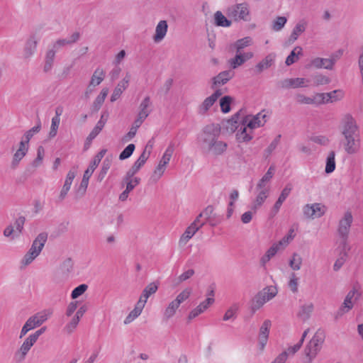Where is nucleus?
I'll return each mask as SVG.
<instances>
[{
  "instance_id": "obj_1",
  "label": "nucleus",
  "mask_w": 363,
  "mask_h": 363,
  "mask_svg": "<svg viewBox=\"0 0 363 363\" xmlns=\"http://www.w3.org/2000/svg\"><path fill=\"white\" fill-rule=\"evenodd\" d=\"M340 131L345 152L348 155L358 153L361 148V136L356 121L351 115L347 114L342 118Z\"/></svg>"
},
{
  "instance_id": "obj_2",
  "label": "nucleus",
  "mask_w": 363,
  "mask_h": 363,
  "mask_svg": "<svg viewBox=\"0 0 363 363\" xmlns=\"http://www.w3.org/2000/svg\"><path fill=\"white\" fill-rule=\"evenodd\" d=\"M220 128L218 125L209 124L206 125L198 138L201 150L206 153L214 155L223 154L227 149L226 143L218 140Z\"/></svg>"
},
{
  "instance_id": "obj_3",
  "label": "nucleus",
  "mask_w": 363,
  "mask_h": 363,
  "mask_svg": "<svg viewBox=\"0 0 363 363\" xmlns=\"http://www.w3.org/2000/svg\"><path fill=\"white\" fill-rule=\"evenodd\" d=\"M266 114L259 113L255 116H247L242 120V124L236 134L239 142H248L252 140V130L263 126L266 123Z\"/></svg>"
},
{
  "instance_id": "obj_4",
  "label": "nucleus",
  "mask_w": 363,
  "mask_h": 363,
  "mask_svg": "<svg viewBox=\"0 0 363 363\" xmlns=\"http://www.w3.org/2000/svg\"><path fill=\"white\" fill-rule=\"evenodd\" d=\"M325 333L318 329L304 349L303 363H311L320 351L325 340Z\"/></svg>"
},
{
  "instance_id": "obj_5",
  "label": "nucleus",
  "mask_w": 363,
  "mask_h": 363,
  "mask_svg": "<svg viewBox=\"0 0 363 363\" xmlns=\"http://www.w3.org/2000/svg\"><path fill=\"white\" fill-rule=\"evenodd\" d=\"M226 14L235 21L249 22L251 20L250 6L247 2L229 6L226 10Z\"/></svg>"
},
{
  "instance_id": "obj_6",
  "label": "nucleus",
  "mask_w": 363,
  "mask_h": 363,
  "mask_svg": "<svg viewBox=\"0 0 363 363\" xmlns=\"http://www.w3.org/2000/svg\"><path fill=\"white\" fill-rule=\"evenodd\" d=\"M50 314V312L43 311L30 316L22 327L19 338H22L30 330L40 326L43 323H45L48 320Z\"/></svg>"
},
{
  "instance_id": "obj_7",
  "label": "nucleus",
  "mask_w": 363,
  "mask_h": 363,
  "mask_svg": "<svg viewBox=\"0 0 363 363\" xmlns=\"http://www.w3.org/2000/svg\"><path fill=\"white\" fill-rule=\"evenodd\" d=\"M174 152V143H171L164 151L152 175L151 176V179L154 182H157L164 173L167 165L169 162Z\"/></svg>"
},
{
  "instance_id": "obj_8",
  "label": "nucleus",
  "mask_w": 363,
  "mask_h": 363,
  "mask_svg": "<svg viewBox=\"0 0 363 363\" xmlns=\"http://www.w3.org/2000/svg\"><path fill=\"white\" fill-rule=\"evenodd\" d=\"M353 222V216L350 211L345 212L342 218L339 220L337 233L342 240L340 245L347 243V238L352 223Z\"/></svg>"
},
{
  "instance_id": "obj_9",
  "label": "nucleus",
  "mask_w": 363,
  "mask_h": 363,
  "mask_svg": "<svg viewBox=\"0 0 363 363\" xmlns=\"http://www.w3.org/2000/svg\"><path fill=\"white\" fill-rule=\"evenodd\" d=\"M326 212L325 206L320 203L306 204L303 207V213L306 218H320Z\"/></svg>"
},
{
  "instance_id": "obj_10",
  "label": "nucleus",
  "mask_w": 363,
  "mask_h": 363,
  "mask_svg": "<svg viewBox=\"0 0 363 363\" xmlns=\"http://www.w3.org/2000/svg\"><path fill=\"white\" fill-rule=\"evenodd\" d=\"M308 80L305 78L297 77L281 80L279 82L278 86L284 89H296L299 87H306L308 86Z\"/></svg>"
},
{
  "instance_id": "obj_11",
  "label": "nucleus",
  "mask_w": 363,
  "mask_h": 363,
  "mask_svg": "<svg viewBox=\"0 0 363 363\" xmlns=\"http://www.w3.org/2000/svg\"><path fill=\"white\" fill-rule=\"evenodd\" d=\"M80 38V34L79 32H75L72 33L69 38H60L57 39L55 42H54L51 46V49L55 50L56 52L59 51L61 48L70 46L72 44L77 43Z\"/></svg>"
},
{
  "instance_id": "obj_12",
  "label": "nucleus",
  "mask_w": 363,
  "mask_h": 363,
  "mask_svg": "<svg viewBox=\"0 0 363 363\" xmlns=\"http://www.w3.org/2000/svg\"><path fill=\"white\" fill-rule=\"evenodd\" d=\"M39 40L35 35H31L26 42L23 51V57L26 60L30 59L35 52L37 45Z\"/></svg>"
},
{
  "instance_id": "obj_13",
  "label": "nucleus",
  "mask_w": 363,
  "mask_h": 363,
  "mask_svg": "<svg viewBox=\"0 0 363 363\" xmlns=\"http://www.w3.org/2000/svg\"><path fill=\"white\" fill-rule=\"evenodd\" d=\"M254 54L252 52H236L233 58L229 60L228 62L232 69H237L242 65L246 61L252 59Z\"/></svg>"
},
{
  "instance_id": "obj_14",
  "label": "nucleus",
  "mask_w": 363,
  "mask_h": 363,
  "mask_svg": "<svg viewBox=\"0 0 363 363\" xmlns=\"http://www.w3.org/2000/svg\"><path fill=\"white\" fill-rule=\"evenodd\" d=\"M37 341L29 335L21 345L19 350L16 352V357H18L20 360L25 359L29 350L34 345Z\"/></svg>"
},
{
  "instance_id": "obj_15",
  "label": "nucleus",
  "mask_w": 363,
  "mask_h": 363,
  "mask_svg": "<svg viewBox=\"0 0 363 363\" xmlns=\"http://www.w3.org/2000/svg\"><path fill=\"white\" fill-rule=\"evenodd\" d=\"M336 62V59L335 57L331 58H321V57H315L313 59L311 62V66L316 68V69H332L333 66Z\"/></svg>"
},
{
  "instance_id": "obj_16",
  "label": "nucleus",
  "mask_w": 363,
  "mask_h": 363,
  "mask_svg": "<svg viewBox=\"0 0 363 363\" xmlns=\"http://www.w3.org/2000/svg\"><path fill=\"white\" fill-rule=\"evenodd\" d=\"M234 76L233 72L231 70H226L220 72L217 76L212 79V89H215L217 86L225 84L230 79Z\"/></svg>"
},
{
  "instance_id": "obj_17",
  "label": "nucleus",
  "mask_w": 363,
  "mask_h": 363,
  "mask_svg": "<svg viewBox=\"0 0 363 363\" xmlns=\"http://www.w3.org/2000/svg\"><path fill=\"white\" fill-rule=\"evenodd\" d=\"M130 80V74L127 72L125 77L117 84L114 89L113 92L111 96V101L112 102L116 101L121 96L123 91L128 87Z\"/></svg>"
},
{
  "instance_id": "obj_18",
  "label": "nucleus",
  "mask_w": 363,
  "mask_h": 363,
  "mask_svg": "<svg viewBox=\"0 0 363 363\" xmlns=\"http://www.w3.org/2000/svg\"><path fill=\"white\" fill-rule=\"evenodd\" d=\"M215 300L213 297H208L201 302L196 308L193 309L189 314V320L194 319L201 313H203L208 307L214 303Z\"/></svg>"
},
{
  "instance_id": "obj_19",
  "label": "nucleus",
  "mask_w": 363,
  "mask_h": 363,
  "mask_svg": "<svg viewBox=\"0 0 363 363\" xmlns=\"http://www.w3.org/2000/svg\"><path fill=\"white\" fill-rule=\"evenodd\" d=\"M48 239V234L45 233H40L33 240V244L29 249L30 251L39 255L41 252Z\"/></svg>"
},
{
  "instance_id": "obj_20",
  "label": "nucleus",
  "mask_w": 363,
  "mask_h": 363,
  "mask_svg": "<svg viewBox=\"0 0 363 363\" xmlns=\"http://www.w3.org/2000/svg\"><path fill=\"white\" fill-rule=\"evenodd\" d=\"M270 326L271 321L269 320H266L259 328V344L261 350L264 349L267 342Z\"/></svg>"
},
{
  "instance_id": "obj_21",
  "label": "nucleus",
  "mask_w": 363,
  "mask_h": 363,
  "mask_svg": "<svg viewBox=\"0 0 363 363\" xmlns=\"http://www.w3.org/2000/svg\"><path fill=\"white\" fill-rule=\"evenodd\" d=\"M147 146L145 147L142 154L140 155L138 159L135 162L133 166L128 169V172L135 174L140 170V169L145 164L150 155V150L147 151Z\"/></svg>"
},
{
  "instance_id": "obj_22",
  "label": "nucleus",
  "mask_w": 363,
  "mask_h": 363,
  "mask_svg": "<svg viewBox=\"0 0 363 363\" xmlns=\"http://www.w3.org/2000/svg\"><path fill=\"white\" fill-rule=\"evenodd\" d=\"M340 247L341 250L339 255V257L336 259L333 265V270L335 272L338 271L346 262L348 252L350 250V246L349 244L343 243V245H340Z\"/></svg>"
},
{
  "instance_id": "obj_23",
  "label": "nucleus",
  "mask_w": 363,
  "mask_h": 363,
  "mask_svg": "<svg viewBox=\"0 0 363 363\" xmlns=\"http://www.w3.org/2000/svg\"><path fill=\"white\" fill-rule=\"evenodd\" d=\"M28 150V145H25L24 142H20L19 147L14 153L13 160L11 164L12 169H16L20 161L25 157Z\"/></svg>"
},
{
  "instance_id": "obj_24",
  "label": "nucleus",
  "mask_w": 363,
  "mask_h": 363,
  "mask_svg": "<svg viewBox=\"0 0 363 363\" xmlns=\"http://www.w3.org/2000/svg\"><path fill=\"white\" fill-rule=\"evenodd\" d=\"M140 182L139 177H135L134 174L126 172L125 175L122 179V185H125V189L132 191L135 186H137Z\"/></svg>"
},
{
  "instance_id": "obj_25",
  "label": "nucleus",
  "mask_w": 363,
  "mask_h": 363,
  "mask_svg": "<svg viewBox=\"0 0 363 363\" xmlns=\"http://www.w3.org/2000/svg\"><path fill=\"white\" fill-rule=\"evenodd\" d=\"M56 52L49 48L45 55L43 70L45 73H50L55 63Z\"/></svg>"
},
{
  "instance_id": "obj_26",
  "label": "nucleus",
  "mask_w": 363,
  "mask_h": 363,
  "mask_svg": "<svg viewBox=\"0 0 363 363\" xmlns=\"http://www.w3.org/2000/svg\"><path fill=\"white\" fill-rule=\"evenodd\" d=\"M75 172L74 171H72L70 170L67 174V177H66V179L65 181V184L60 191V195H59V197H58V200L59 201H62L68 191H69L70 189V187H71V185H72V183L73 182V179H74L75 177Z\"/></svg>"
},
{
  "instance_id": "obj_27",
  "label": "nucleus",
  "mask_w": 363,
  "mask_h": 363,
  "mask_svg": "<svg viewBox=\"0 0 363 363\" xmlns=\"http://www.w3.org/2000/svg\"><path fill=\"white\" fill-rule=\"evenodd\" d=\"M308 23L306 20L301 19L294 26L291 34L289 38V42L294 43L296 41L298 36L305 32L307 28Z\"/></svg>"
},
{
  "instance_id": "obj_28",
  "label": "nucleus",
  "mask_w": 363,
  "mask_h": 363,
  "mask_svg": "<svg viewBox=\"0 0 363 363\" xmlns=\"http://www.w3.org/2000/svg\"><path fill=\"white\" fill-rule=\"evenodd\" d=\"M275 55L274 54H269L267 55L262 61L257 64L255 68V72L256 74H261L264 70L269 68L274 60Z\"/></svg>"
},
{
  "instance_id": "obj_29",
  "label": "nucleus",
  "mask_w": 363,
  "mask_h": 363,
  "mask_svg": "<svg viewBox=\"0 0 363 363\" xmlns=\"http://www.w3.org/2000/svg\"><path fill=\"white\" fill-rule=\"evenodd\" d=\"M355 295H359L357 291L355 289L350 291L347 294L341 308H340V311L338 312L339 315H342L343 313L349 311L352 308V298L355 296Z\"/></svg>"
},
{
  "instance_id": "obj_30",
  "label": "nucleus",
  "mask_w": 363,
  "mask_h": 363,
  "mask_svg": "<svg viewBox=\"0 0 363 363\" xmlns=\"http://www.w3.org/2000/svg\"><path fill=\"white\" fill-rule=\"evenodd\" d=\"M258 189L259 191L251 206V208L254 211V213H256L257 210L263 204L267 198L269 193L268 187H263L262 189Z\"/></svg>"
},
{
  "instance_id": "obj_31",
  "label": "nucleus",
  "mask_w": 363,
  "mask_h": 363,
  "mask_svg": "<svg viewBox=\"0 0 363 363\" xmlns=\"http://www.w3.org/2000/svg\"><path fill=\"white\" fill-rule=\"evenodd\" d=\"M167 23L166 21H160L155 28V34L153 37L154 41L159 43L165 37L167 32Z\"/></svg>"
},
{
  "instance_id": "obj_32",
  "label": "nucleus",
  "mask_w": 363,
  "mask_h": 363,
  "mask_svg": "<svg viewBox=\"0 0 363 363\" xmlns=\"http://www.w3.org/2000/svg\"><path fill=\"white\" fill-rule=\"evenodd\" d=\"M199 230V225L196 226L195 223H191L184 231L181 236L179 243L180 245H185L189 240L196 234Z\"/></svg>"
},
{
  "instance_id": "obj_33",
  "label": "nucleus",
  "mask_w": 363,
  "mask_h": 363,
  "mask_svg": "<svg viewBox=\"0 0 363 363\" xmlns=\"http://www.w3.org/2000/svg\"><path fill=\"white\" fill-rule=\"evenodd\" d=\"M106 149H102L101 150H100L94 157V160L91 162L87 169L84 172V174H86L87 176L91 177L93 172H94L95 169L99 164L100 162L101 161V159L106 155Z\"/></svg>"
},
{
  "instance_id": "obj_34",
  "label": "nucleus",
  "mask_w": 363,
  "mask_h": 363,
  "mask_svg": "<svg viewBox=\"0 0 363 363\" xmlns=\"http://www.w3.org/2000/svg\"><path fill=\"white\" fill-rule=\"evenodd\" d=\"M253 44V40L251 37L247 36L236 40L231 45L230 48L235 50V52H242V50Z\"/></svg>"
},
{
  "instance_id": "obj_35",
  "label": "nucleus",
  "mask_w": 363,
  "mask_h": 363,
  "mask_svg": "<svg viewBox=\"0 0 363 363\" xmlns=\"http://www.w3.org/2000/svg\"><path fill=\"white\" fill-rule=\"evenodd\" d=\"M104 77L105 72L104 69L100 67H97L91 77L89 89L91 90V87H95L96 86L99 85L104 79Z\"/></svg>"
},
{
  "instance_id": "obj_36",
  "label": "nucleus",
  "mask_w": 363,
  "mask_h": 363,
  "mask_svg": "<svg viewBox=\"0 0 363 363\" xmlns=\"http://www.w3.org/2000/svg\"><path fill=\"white\" fill-rule=\"evenodd\" d=\"M292 189V186L291 184H287L284 189L281 191V194L279 195L277 201H276L273 211H274V213H277L279 208H281L283 202L286 200V199L289 195Z\"/></svg>"
},
{
  "instance_id": "obj_37",
  "label": "nucleus",
  "mask_w": 363,
  "mask_h": 363,
  "mask_svg": "<svg viewBox=\"0 0 363 363\" xmlns=\"http://www.w3.org/2000/svg\"><path fill=\"white\" fill-rule=\"evenodd\" d=\"M279 251V245H272L271 247L268 249L266 253L261 257L259 262L262 267H264L266 264Z\"/></svg>"
},
{
  "instance_id": "obj_38",
  "label": "nucleus",
  "mask_w": 363,
  "mask_h": 363,
  "mask_svg": "<svg viewBox=\"0 0 363 363\" xmlns=\"http://www.w3.org/2000/svg\"><path fill=\"white\" fill-rule=\"evenodd\" d=\"M214 23L217 26L230 27L232 24L231 21L228 20L221 11H217L214 13Z\"/></svg>"
},
{
  "instance_id": "obj_39",
  "label": "nucleus",
  "mask_w": 363,
  "mask_h": 363,
  "mask_svg": "<svg viewBox=\"0 0 363 363\" xmlns=\"http://www.w3.org/2000/svg\"><path fill=\"white\" fill-rule=\"evenodd\" d=\"M108 93V89H103L101 91L99 95L96 98V99L94 100V101L92 104L91 110L93 111H98L101 108V106H102L103 103L104 102V100H105L106 97L107 96Z\"/></svg>"
},
{
  "instance_id": "obj_40",
  "label": "nucleus",
  "mask_w": 363,
  "mask_h": 363,
  "mask_svg": "<svg viewBox=\"0 0 363 363\" xmlns=\"http://www.w3.org/2000/svg\"><path fill=\"white\" fill-rule=\"evenodd\" d=\"M335 169V152L330 151L326 158L325 172L327 174L333 172Z\"/></svg>"
},
{
  "instance_id": "obj_41",
  "label": "nucleus",
  "mask_w": 363,
  "mask_h": 363,
  "mask_svg": "<svg viewBox=\"0 0 363 363\" xmlns=\"http://www.w3.org/2000/svg\"><path fill=\"white\" fill-rule=\"evenodd\" d=\"M259 291L252 299L251 310L252 312H255L257 310L259 309L266 302H267V299L264 298Z\"/></svg>"
},
{
  "instance_id": "obj_42",
  "label": "nucleus",
  "mask_w": 363,
  "mask_h": 363,
  "mask_svg": "<svg viewBox=\"0 0 363 363\" xmlns=\"http://www.w3.org/2000/svg\"><path fill=\"white\" fill-rule=\"evenodd\" d=\"M275 171V168L274 166H271L265 174L262 177V178L259 181L257 189H262L263 187H266V183L270 182L272 178L274 176Z\"/></svg>"
},
{
  "instance_id": "obj_43",
  "label": "nucleus",
  "mask_w": 363,
  "mask_h": 363,
  "mask_svg": "<svg viewBox=\"0 0 363 363\" xmlns=\"http://www.w3.org/2000/svg\"><path fill=\"white\" fill-rule=\"evenodd\" d=\"M302 54V48L301 47H296L286 57L285 63L289 66L298 60V56Z\"/></svg>"
},
{
  "instance_id": "obj_44",
  "label": "nucleus",
  "mask_w": 363,
  "mask_h": 363,
  "mask_svg": "<svg viewBox=\"0 0 363 363\" xmlns=\"http://www.w3.org/2000/svg\"><path fill=\"white\" fill-rule=\"evenodd\" d=\"M143 308L135 304V308L129 313L124 320V324L128 325L132 323L142 313Z\"/></svg>"
},
{
  "instance_id": "obj_45",
  "label": "nucleus",
  "mask_w": 363,
  "mask_h": 363,
  "mask_svg": "<svg viewBox=\"0 0 363 363\" xmlns=\"http://www.w3.org/2000/svg\"><path fill=\"white\" fill-rule=\"evenodd\" d=\"M179 304L176 302L174 300L171 301L168 306L166 308L164 313V317L166 320H169L176 313L177 310L179 307Z\"/></svg>"
},
{
  "instance_id": "obj_46",
  "label": "nucleus",
  "mask_w": 363,
  "mask_h": 363,
  "mask_svg": "<svg viewBox=\"0 0 363 363\" xmlns=\"http://www.w3.org/2000/svg\"><path fill=\"white\" fill-rule=\"evenodd\" d=\"M41 129V123L40 121L37 123V125L30 129L29 130L26 131L24 134V138L21 142H24L25 145H28V143L30 140L32 138V137L34 135V134L38 133Z\"/></svg>"
},
{
  "instance_id": "obj_47",
  "label": "nucleus",
  "mask_w": 363,
  "mask_h": 363,
  "mask_svg": "<svg viewBox=\"0 0 363 363\" xmlns=\"http://www.w3.org/2000/svg\"><path fill=\"white\" fill-rule=\"evenodd\" d=\"M313 311V304L308 303L302 306L300 308V311L298 313V315L303 320H306L309 318L311 313Z\"/></svg>"
},
{
  "instance_id": "obj_48",
  "label": "nucleus",
  "mask_w": 363,
  "mask_h": 363,
  "mask_svg": "<svg viewBox=\"0 0 363 363\" xmlns=\"http://www.w3.org/2000/svg\"><path fill=\"white\" fill-rule=\"evenodd\" d=\"M337 91H333L330 93L317 94L316 95H315L316 104H321L330 102L331 95L337 94Z\"/></svg>"
},
{
  "instance_id": "obj_49",
  "label": "nucleus",
  "mask_w": 363,
  "mask_h": 363,
  "mask_svg": "<svg viewBox=\"0 0 363 363\" xmlns=\"http://www.w3.org/2000/svg\"><path fill=\"white\" fill-rule=\"evenodd\" d=\"M312 80L313 84L316 86L320 85H326L331 82V79L328 77L322 74H317L313 75L312 77Z\"/></svg>"
},
{
  "instance_id": "obj_50",
  "label": "nucleus",
  "mask_w": 363,
  "mask_h": 363,
  "mask_svg": "<svg viewBox=\"0 0 363 363\" xmlns=\"http://www.w3.org/2000/svg\"><path fill=\"white\" fill-rule=\"evenodd\" d=\"M260 292L264 296H265L264 298L267 299V301H269L276 296L278 290L274 286H269L263 289V290H262Z\"/></svg>"
},
{
  "instance_id": "obj_51",
  "label": "nucleus",
  "mask_w": 363,
  "mask_h": 363,
  "mask_svg": "<svg viewBox=\"0 0 363 363\" xmlns=\"http://www.w3.org/2000/svg\"><path fill=\"white\" fill-rule=\"evenodd\" d=\"M289 264L293 270H299L302 264V257L298 254L295 252L293 254Z\"/></svg>"
},
{
  "instance_id": "obj_52",
  "label": "nucleus",
  "mask_w": 363,
  "mask_h": 363,
  "mask_svg": "<svg viewBox=\"0 0 363 363\" xmlns=\"http://www.w3.org/2000/svg\"><path fill=\"white\" fill-rule=\"evenodd\" d=\"M215 102L216 101L211 98V96L206 98L199 107V113L200 114H204L209 110V108L214 104Z\"/></svg>"
},
{
  "instance_id": "obj_53",
  "label": "nucleus",
  "mask_w": 363,
  "mask_h": 363,
  "mask_svg": "<svg viewBox=\"0 0 363 363\" xmlns=\"http://www.w3.org/2000/svg\"><path fill=\"white\" fill-rule=\"evenodd\" d=\"M287 22V18L284 16H278L272 23V28L274 31H280Z\"/></svg>"
},
{
  "instance_id": "obj_54",
  "label": "nucleus",
  "mask_w": 363,
  "mask_h": 363,
  "mask_svg": "<svg viewBox=\"0 0 363 363\" xmlns=\"http://www.w3.org/2000/svg\"><path fill=\"white\" fill-rule=\"evenodd\" d=\"M238 311V305L237 303L233 304L225 312L223 315V320L227 321L230 319L235 318V315Z\"/></svg>"
},
{
  "instance_id": "obj_55",
  "label": "nucleus",
  "mask_w": 363,
  "mask_h": 363,
  "mask_svg": "<svg viewBox=\"0 0 363 363\" xmlns=\"http://www.w3.org/2000/svg\"><path fill=\"white\" fill-rule=\"evenodd\" d=\"M233 99L230 96H225L220 101V106L221 111L226 113H228L230 110V104Z\"/></svg>"
},
{
  "instance_id": "obj_56",
  "label": "nucleus",
  "mask_w": 363,
  "mask_h": 363,
  "mask_svg": "<svg viewBox=\"0 0 363 363\" xmlns=\"http://www.w3.org/2000/svg\"><path fill=\"white\" fill-rule=\"evenodd\" d=\"M296 100L298 104H316L315 96L313 97H308L299 94L296 96Z\"/></svg>"
},
{
  "instance_id": "obj_57",
  "label": "nucleus",
  "mask_w": 363,
  "mask_h": 363,
  "mask_svg": "<svg viewBox=\"0 0 363 363\" xmlns=\"http://www.w3.org/2000/svg\"><path fill=\"white\" fill-rule=\"evenodd\" d=\"M135 149L134 144H129L119 155V160H124L129 158Z\"/></svg>"
},
{
  "instance_id": "obj_58",
  "label": "nucleus",
  "mask_w": 363,
  "mask_h": 363,
  "mask_svg": "<svg viewBox=\"0 0 363 363\" xmlns=\"http://www.w3.org/2000/svg\"><path fill=\"white\" fill-rule=\"evenodd\" d=\"M298 278L295 273H291L288 283L289 288L294 293L298 292Z\"/></svg>"
},
{
  "instance_id": "obj_59",
  "label": "nucleus",
  "mask_w": 363,
  "mask_h": 363,
  "mask_svg": "<svg viewBox=\"0 0 363 363\" xmlns=\"http://www.w3.org/2000/svg\"><path fill=\"white\" fill-rule=\"evenodd\" d=\"M191 291V288H186L177 295L174 301L180 305L190 296Z\"/></svg>"
},
{
  "instance_id": "obj_60",
  "label": "nucleus",
  "mask_w": 363,
  "mask_h": 363,
  "mask_svg": "<svg viewBox=\"0 0 363 363\" xmlns=\"http://www.w3.org/2000/svg\"><path fill=\"white\" fill-rule=\"evenodd\" d=\"M281 137V135H277L276 138L273 140V141L267 147V148L264 150V155H266V157L269 156L272 153V152L277 148V147L280 143Z\"/></svg>"
},
{
  "instance_id": "obj_61",
  "label": "nucleus",
  "mask_w": 363,
  "mask_h": 363,
  "mask_svg": "<svg viewBox=\"0 0 363 363\" xmlns=\"http://www.w3.org/2000/svg\"><path fill=\"white\" fill-rule=\"evenodd\" d=\"M25 220V218L21 216L16 220L14 225H13L14 227L15 235L17 237L19 236V235L22 233Z\"/></svg>"
},
{
  "instance_id": "obj_62",
  "label": "nucleus",
  "mask_w": 363,
  "mask_h": 363,
  "mask_svg": "<svg viewBox=\"0 0 363 363\" xmlns=\"http://www.w3.org/2000/svg\"><path fill=\"white\" fill-rule=\"evenodd\" d=\"M45 155V150L43 146H39L37 150V157L33 162V166L35 167H39L43 161Z\"/></svg>"
},
{
  "instance_id": "obj_63",
  "label": "nucleus",
  "mask_w": 363,
  "mask_h": 363,
  "mask_svg": "<svg viewBox=\"0 0 363 363\" xmlns=\"http://www.w3.org/2000/svg\"><path fill=\"white\" fill-rule=\"evenodd\" d=\"M60 122V118H57V117H53L52 118V123H51L50 130L49 133L50 138H54L57 135Z\"/></svg>"
},
{
  "instance_id": "obj_64",
  "label": "nucleus",
  "mask_w": 363,
  "mask_h": 363,
  "mask_svg": "<svg viewBox=\"0 0 363 363\" xmlns=\"http://www.w3.org/2000/svg\"><path fill=\"white\" fill-rule=\"evenodd\" d=\"M87 288L88 286L86 284H80L72 291V298L73 299L78 298L86 291Z\"/></svg>"
}]
</instances>
